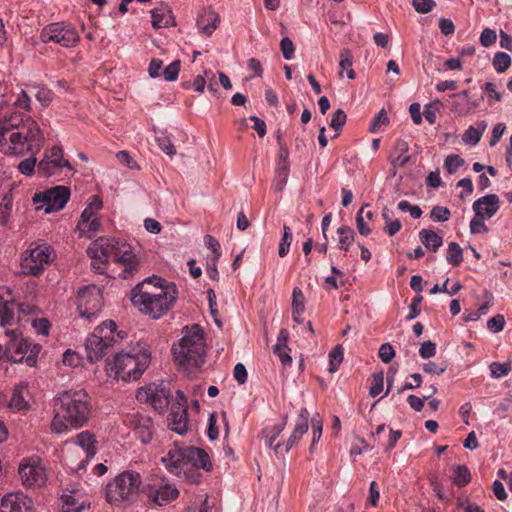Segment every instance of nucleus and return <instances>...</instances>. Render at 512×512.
I'll return each mask as SVG.
<instances>
[{
  "label": "nucleus",
  "mask_w": 512,
  "mask_h": 512,
  "mask_svg": "<svg viewBox=\"0 0 512 512\" xmlns=\"http://www.w3.org/2000/svg\"><path fill=\"white\" fill-rule=\"evenodd\" d=\"M44 135L38 123L20 111L6 113L0 118V150L9 156H24L40 151ZM34 155L22 160L18 170L25 176H32L37 167Z\"/></svg>",
  "instance_id": "1"
},
{
  "label": "nucleus",
  "mask_w": 512,
  "mask_h": 512,
  "mask_svg": "<svg viewBox=\"0 0 512 512\" xmlns=\"http://www.w3.org/2000/svg\"><path fill=\"white\" fill-rule=\"evenodd\" d=\"M132 304L151 319H159L166 314L178 298L174 283L160 277H147L131 290Z\"/></svg>",
  "instance_id": "2"
},
{
  "label": "nucleus",
  "mask_w": 512,
  "mask_h": 512,
  "mask_svg": "<svg viewBox=\"0 0 512 512\" xmlns=\"http://www.w3.org/2000/svg\"><path fill=\"white\" fill-rule=\"evenodd\" d=\"M91 408L90 397L85 390L59 392L53 399L51 431L63 434L82 428L89 421Z\"/></svg>",
  "instance_id": "3"
},
{
  "label": "nucleus",
  "mask_w": 512,
  "mask_h": 512,
  "mask_svg": "<svg viewBox=\"0 0 512 512\" xmlns=\"http://www.w3.org/2000/svg\"><path fill=\"white\" fill-rule=\"evenodd\" d=\"M87 253L92 259V269L99 274L105 272V265L109 261L121 263L127 272L135 271L138 266L131 245L115 238L100 237L90 244Z\"/></svg>",
  "instance_id": "4"
},
{
  "label": "nucleus",
  "mask_w": 512,
  "mask_h": 512,
  "mask_svg": "<svg viewBox=\"0 0 512 512\" xmlns=\"http://www.w3.org/2000/svg\"><path fill=\"white\" fill-rule=\"evenodd\" d=\"M175 361L189 373L199 369L204 363L205 341L202 328L198 324L182 329V338L172 348Z\"/></svg>",
  "instance_id": "5"
},
{
  "label": "nucleus",
  "mask_w": 512,
  "mask_h": 512,
  "mask_svg": "<svg viewBox=\"0 0 512 512\" xmlns=\"http://www.w3.org/2000/svg\"><path fill=\"white\" fill-rule=\"evenodd\" d=\"M151 361L150 354L143 348H134L129 352H120L106 363V372L109 377L131 381L138 379L148 368Z\"/></svg>",
  "instance_id": "6"
},
{
  "label": "nucleus",
  "mask_w": 512,
  "mask_h": 512,
  "mask_svg": "<svg viewBox=\"0 0 512 512\" xmlns=\"http://www.w3.org/2000/svg\"><path fill=\"white\" fill-rule=\"evenodd\" d=\"M116 330L115 322L105 321L86 338L85 351L89 362L102 360L108 351L118 343L120 334Z\"/></svg>",
  "instance_id": "7"
},
{
  "label": "nucleus",
  "mask_w": 512,
  "mask_h": 512,
  "mask_svg": "<svg viewBox=\"0 0 512 512\" xmlns=\"http://www.w3.org/2000/svg\"><path fill=\"white\" fill-rule=\"evenodd\" d=\"M142 485L141 475L133 470H126L117 475L106 486V500L109 503L133 500Z\"/></svg>",
  "instance_id": "8"
},
{
  "label": "nucleus",
  "mask_w": 512,
  "mask_h": 512,
  "mask_svg": "<svg viewBox=\"0 0 512 512\" xmlns=\"http://www.w3.org/2000/svg\"><path fill=\"white\" fill-rule=\"evenodd\" d=\"M55 253L46 243H32L22 255L21 270L25 275L38 276L54 260Z\"/></svg>",
  "instance_id": "9"
},
{
  "label": "nucleus",
  "mask_w": 512,
  "mask_h": 512,
  "mask_svg": "<svg viewBox=\"0 0 512 512\" xmlns=\"http://www.w3.org/2000/svg\"><path fill=\"white\" fill-rule=\"evenodd\" d=\"M40 39L43 43L53 42L62 47L71 48L79 43L80 35L71 23L56 22L42 29Z\"/></svg>",
  "instance_id": "10"
},
{
  "label": "nucleus",
  "mask_w": 512,
  "mask_h": 512,
  "mask_svg": "<svg viewBox=\"0 0 512 512\" xmlns=\"http://www.w3.org/2000/svg\"><path fill=\"white\" fill-rule=\"evenodd\" d=\"M5 333L9 338L6 343V357L15 363L25 361L30 366L34 365L35 356L39 353L41 347L36 344L30 348L31 345L28 340L14 331L7 330Z\"/></svg>",
  "instance_id": "11"
},
{
  "label": "nucleus",
  "mask_w": 512,
  "mask_h": 512,
  "mask_svg": "<svg viewBox=\"0 0 512 512\" xmlns=\"http://www.w3.org/2000/svg\"><path fill=\"white\" fill-rule=\"evenodd\" d=\"M70 188L67 186H55L46 191L35 193L32 201L36 210H44L46 214L63 209L70 199Z\"/></svg>",
  "instance_id": "12"
},
{
  "label": "nucleus",
  "mask_w": 512,
  "mask_h": 512,
  "mask_svg": "<svg viewBox=\"0 0 512 512\" xmlns=\"http://www.w3.org/2000/svg\"><path fill=\"white\" fill-rule=\"evenodd\" d=\"M103 297L96 285H89L79 289L77 309L82 318L89 321L96 318L101 312Z\"/></svg>",
  "instance_id": "13"
},
{
  "label": "nucleus",
  "mask_w": 512,
  "mask_h": 512,
  "mask_svg": "<svg viewBox=\"0 0 512 512\" xmlns=\"http://www.w3.org/2000/svg\"><path fill=\"white\" fill-rule=\"evenodd\" d=\"M103 203L99 196L93 195L80 216L77 224V230L80 237L92 238L95 233L101 230V222L98 218V212L102 209Z\"/></svg>",
  "instance_id": "14"
},
{
  "label": "nucleus",
  "mask_w": 512,
  "mask_h": 512,
  "mask_svg": "<svg viewBox=\"0 0 512 512\" xmlns=\"http://www.w3.org/2000/svg\"><path fill=\"white\" fill-rule=\"evenodd\" d=\"M63 168H67L70 171L73 170L70 162L64 158L62 147L53 146L45 151L43 158L39 161L37 173L41 177H50L57 174Z\"/></svg>",
  "instance_id": "15"
},
{
  "label": "nucleus",
  "mask_w": 512,
  "mask_h": 512,
  "mask_svg": "<svg viewBox=\"0 0 512 512\" xmlns=\"http://www.w3.org/2000/svg\"><path fill=\"white\" fill-rule=\"evenodd\" d=\"M169 391L166 385L161 383H150L137 390L136 398L141 403L151 405L155 410H162L169 404Z\"/></svg>",
  "instance_id": "16"
},
{
  "label": "nucleus",
  "mask_w": 512,
  "mask_h": 512,
  "mask_svg": "<svg viewBox=\"0 0 512 512\" xmlns=\"http://www.w3.org/2000/svg\"><path fill=\"white\" fill-rule=\"evenodd\" d=\"M22 484L27 488L40 487L45 484L47 476L44 465L39 458H30L19 466Z\"/></svg>",
  "instance_id": "17"
},
{
  "label": "nucleus",
  "mask_w": 512,
  "mask_h": 512,
  "mask_svg": "<svg viewBox=\"0 0 512 512\" xmlns=\"http://www.w3.org/2000/svg\"><path fill=\"white\" fill-rule=\"evenodd\" d=\"M161 461L171 474L176 476H187L185 447L175 445L164 457H162Z\"/></svg>",
  "instance_id": "18"
},
{
  "label": "nucleus",
  "mask_w": 512,
  "mask_h": 512,
  "mask_svg": "<svg viewBox=\"0 0 512 512\" xmlns=\"http://www.w3.org/2000/svg\"><path fill=\"white\" fill-rule=\"evenodd\" d=\"M33 501L21 492L7 493L3 496L0 512H32Z\"/></svg>",
  "instance_id": "19"
},
{
  "label": "nucleus",
  "mask_w": 512,
  "mask_h": 512,
  "mask_svg": "<svg viewBox=\"0 0 512 512\" xmlns=\"http://www.w3.org/2000/svg\"><path fill=\"white\" fill-rule=\"evenodd\" d=\"M185 461L187 474L191 471L192 468H202L206 471H209L212 468L208 454L201 448L186 446Z\"/></svg>",
  "instance_id": "20"
},
{
  "label": "nucleus",
  "mask_w": 512,
  "mask_h": 512,
  "mask_svg": "<svg viewBox=\"0 0 512 512\" xmlns=\"http://www.w3.org/2000/svg\"><path fill=\"white\" fill-rule=\"evenodd\" d=\"M309 411L307 408L303 407L300 409L295 427L287 439L285 443V447H283V455L288 453V451L302 438V436L307 433L309 425Z\"/></svg>",
  "instance_id": "21"
},
{
  "label": "nucleus",
  "mask_w": 512,
  "mask_h": 512,
  "mask_svg": "<svg viewBox=\"0 0 512 512\" xmlns=\"http://www.w3.org/2000/svg\"><path fill=\"white\" fill-rule=\"evenodd\" d=\"M500 208V199L496 194H487L480 197L473 203V210L476 215L485 219L492 218Z\"/></svg>",
  "instance_id": "22"
},
{
  "label": "nucleus",
  "mask_w": 512,
  "mask_h": 512,
  "mask_svg": "<svg viewBox=\"0 0 512 512\" xmlns=\"http://www.w3.org/2000/svg\"><path fill=\"white\" fill-rule=\"evenodd\" d=\"M75 443L85 453L86 459L79 463L78 469H85V464L90 461L96 454L97 441L95 436L89 431H83L76 435Z\"/></svg>",
  "instance_id": "23"
},
{
  "label": "nucleus",
  "mask_w": 512,
  "mask_h": 512,
  "mask_svg": "<svg viewBox=\"0 0 512 512\" xmlns=\"http://www.w3.org/2000/svg\"><path fill=\"white\" fill-rule=\"evenodd\" d=\"M152 26L154 29L168 28L175 26V20L170 7L161 3L151 10Z\"/></svg>",
  "instance_id": "24"
},
{
  "label": "nucleus",
  "mask_w": 512,
  "mask_h": 512,
  "mask_svg": "<svg viewBox=\"0 0 512 512\" xmlns=\"http://www.w3.org/2000/svg\"><path fill=\"white\" fill-rule=\"evenodd\" d=\"M220 23V17L215 11L205 8L197 18V27L202 34L209 37L217 29Z\"/></svg>",
  "instance_id": "25"
},
{
  "label": "nucleus",
  "mask_w": 512,
  "mask_h": 512,
  "mask_svg": "<svg viewBox=\"0 0 512 512\" xmlns=\"http://www.w3.org/2000/svg\"><path fill=\"white\" fill-rule=\"evenodd\" d=\"M288 416L286 415L281 423L275 424L271 427H267L262 430V435L265 437V443L268 447L273 449L276 455H283V444L277 443L274 445V441L282 433L286 426Z\"/></svg>",
  "instance_id": "26"
},
{
  "label": "nucleus",
  "mask_w": 512,
  "mask_h": 512,
  "mask_svg": "<svg viewBox=\"0 0 512 512\" xmlns=\"http://www.w3.org/2000/svg\"><path fill=\"white\" fill-rule=\"evenodd\" d=\"M289 333L286 329H281L277 336L276 344L273 347V352L278 356L283 366H290L292 358L290 356V348L287 345Z\"/></svg>",
  "instance_id": "27"
},
{
  "label": "nucleus",
  "mask_w": 512,
  "mask_h": 512,
  "mask_svg": "<svg viewBox=\"0 0 512 512\" xmlns=\"http://www.w3.org/2000/svg\"><path fill=\"white\" fill-rule=\"evenodd\" d=\"M15 303L11 293L5 289L4 294L0 293V325L5 327L14 319Z\"/></svg>",
  "instance_id": "28"
},
{
  "label": "nucleus",
  "mask_w": 512,
  "mask_h": 512,
  "mask_svg": "<svg viewBox=\"0 0 512 512\" xmlns=\"http://www.w3.org/2000/svg\"><path fill=\"white\" fill-rule=\"evenodd\" d=\"M169 427L179 435H183L188 430V413L186 408L178 407L173 410L169 417Z\"/></svg>",
  "instance_id": "29"
},
{
  "label": "nucleus",
  "mask_w": 512,
  "mask_h": 512,
  "mask_svg": "<svg viewBox=\"0 0 512 512\" xmlns=\"http://www.w3.org/2000/svg\"><path fill=\"white\" fill-rule=\"evenodd\" d=\"M89 504L76 492L64 494L61 497L62 512H82Z\"/></svg>",
  "instance_id": "30"
},
{
  "label": "nucleus",
  "mask_w": 512,
  "mask_h": 512,
  "mask_svg": "<svg viewBox=\"0 0 512 512\" xmlns=\"http://www.w3.org/2000/svg\"><path fill=\"white\" fill-rule=\"evenodd\" d=\"M451 111L456 113L457 115H463L470 112L475 106V103H472L468 96V91L463 90L461 93L454 94L453 100L450 101Z\"/></svg>",
  "instance_id": "31"
},
{
  "label": "nucleus",
  "mask_w": 512,
  "mask_h": 512,
  "mask_svg": "<svg viewBox=\"0 0 512 512\" xmlns=\"http://www.w3.org/2000/svg\"><path fill=\"white\" fill-rule=\"evenodd\" d=\"M178 490L172 485H164L150 493V499L158 505H166L178 497Z\"/></svg>",
  "instance_id": "32"
},
{
  "label": "nucleus",
  "mask_w": 512,
  "mask_h": 512,
  "mask_svg": "<svg viewBox=\"0 0 512 512\" xmlns=\"http://www.w3.org/2000/svg\"><path fill=\"white\" fill-rule=\"evenodd\" d=\"M28 394L27 386L25 384H20L16 386L8 403V407L14 411L25 410L29 407V404L26 400L25 395Z\"/></svg>",
  "instance_id": "33"
},
{
  "label": "nucleus",
  "mask_w": 512,
  "mask_h": 512,
  "mask_svg": "<svg viewBox=\"0 0 512 512\" xmlns=\"http://www.w3.org/2000/svg\"><path fill=\"white\" fill-rule=\"evenodd\" d=\"M154 423L149 417H140L138 424L135 428L138 439L143 443L147 444L152 440L154 433Z\"/></svg>",
  "instance_id": "34"
},
{
  "label": "nucleus",
  "mask_w": 512,
  "mask_h": 512,
  "mask_svg": "<svg viewBox=\"0 0 512 512\" xmlns=\"http://www.w3.org/2000/svg\"><path fill=\"white\" fill-rule=\"evenodd\" d=\"M409 150V145L404 140H398L396 142L395 151L391 156V164L394 167H403L405 166L409 160L410 156L407 154Z\"/></svg>",
  "instance_id": "35"
},
{
  "label": "nucleus",
  "mask_w": 512,
  "mask_h": 512,
  "mask_svg": "<svg viewBox=\"0 0 512 512\" xmlns=\"http://www.w3.org/2000/svg\"><path fill=\"white\" fill-rule=\"evenodd\" d=\"M419 239L427 249L433 252H435L443 243L442 237L429 229H422L419 232Z\"/></svg>",
  "instance_id": "36"
},
{
  "label": "nucleus",
  "mask_w": 512,
  "mask_h": 512,
  "mask_svg": "<svg viewBox=\"0 0 512 512\" xmlns=\"http://www.w3.org/2000/svg\"><path fill=\"white\" fill-rule=\"evenodd\" d=\"M486 127L487 124L484 121H479L474 126H470L462 136L463 142L471 145L477 144Z\"/></svg>",
  "instance_id": "37"
},
{
  "label": "nucleus",
  "mask_w": 512,
  "mask_h": 512,
  "mask_svg": "<svg viewBox=\"0 0 512 512\" xmlns=\"http://www.w3.org/2000/svg\"><path fill=\"white\" fill-rule=\"evenodd\" d=\"M353 64V56L351 52L348 49H343L340 52V60H339V66H340V72L339 76L342 77L343 72L346 71L347 77L349 79L355 78V72L352 68Z\"/></svg>",
  "instance_id": "38"
},
{
  "label": "nucleus",
  "mask_w": 512,
  "mask_h": 512,
  "mask_svg": "<svg viewBox=\"0 0 512 512\" xmlns=\"http://www.w3.org/2000/svg\"><path fill=\"white\" fill-rule=\"evenodd\" d=\"M338 247L340 250H348L354 241V231L347 225H342L337 229Z\"/></svg>",
  "instance_id": "39"
},
{
  "label": "nucleus",
  "mask_w": 512,
  "mask_h": 512,
  "mask_svg": "<svg viewBox=\"0 0 512 512\" xmlns=\"http://www.w3.org/2000/svg\"><path fill=\"white\" fill-rule=\"evenodd\" d=\"M158 147L168 156H173L176 154V149L172 143L171 138L167 135L165 131H160L157 133L155 138Z\"/></svg>",
  "instance_id": "40"
},
{
  "label": "nucleus",
  "mask_w": 512,
  "mask_h": 512,
  "mask_svg": "<svg viewBox=\"0 0 512 512\" xmlns=\"http://www.w3.org/2000/svg\"><path fill=\"white\" fill-rule=\"evenodd\" d=\"M344 349L341 345L335 346L329 353V368L330 373H335L343 361Z\"/></svg>",
  "instance_id": "41"
},
{
  "label": "nucleus",
  "mask_w": 512,
  "mask_h": 512,
  "mask_svg": "<svg viewBox=\"0 0 512 512\" xmlns=\"http://www.w3.org/2000/svg\"><path fill=\"white\" fill-rule=\"evenodd\" d=\"M293 240V234L287 225L283 226V235L280 240L279 246H278V255L280 257H285L290 250V246Z\"/></svg>",
  "instance_id": "42"
},
{
  "label": "nucleus",
  "mask_w": 512,
  "mask_h": 512,
  "mask_svg": "<svg viewBox=\"0 0 512 512\" xmlns=\"http://www.w3.org/2000/svg\"><path fill=\"white\" fill-rule=\"evenodd\" d=\"M471 480L470 470L465 465L455 467L453 471V482L459 486L467 485Z\"/></svg>",
  "instance_id": "43"
},
{
  "label": "nucleus",
  "mask_w": 512,
  "mask_h": 512,
  "mask_svg": "<svg viewBox=\"0 0 512 512\" xmlns=\"http://www.w3.org/2000/svg\"><path fill=\"white\" fill-rule=\"evenodd\" d=\"M391 211L388 207H384L382 210V217L385 221V231L390 235H395L401 229V222L398 219H391Z\"/></svg>",
  "instance_id": "44"
},
{
  "label": "nucleus",
  "mask_w": 512,
  "mask_h": 512,
  "mask_svg": "<svg viewBox=\"0 0 512 512\" xmlns=\"http://www.w3.org/2000/svg\"><path fill=\"white\" fill-rule=\"evenodd\" d=\"M443 103L439 100H434L425 105L423 115L425 119L430 123L434 124L437 119V113L443 108Z\"/></svg>",
  "instance_id": "45"
},
{
  "label": "nucleus",
  "mask_w": 512,
  "mask_h": 512,
  "mask_svg": "<svg viewBox=\"0 0 512 512\" xmlns=\"http://www.w3.org/2000/svg\"><path fill=\"white\" fill-rule=\"evenodd\" d=\"M384 386V372L382 370L375 372L371 377V385L369 388V395L371 397L378 396L383 391Z\"/></svg>",
  "instance_id": "46"
},
{
  "label": "nucleus",
  "mask_w": 512,
  "mask_h": 512,
  "mask_svg": "<svg viewBox=\"0 0 512 512\" xmlns=\"http://www.w3.org/2000/svg\"><path fill=\"white\" fill-rule=\"evenodd\" d=\"M31 87H33L37 90L35 93V98L37 99V101L43 107L49 106L53 100L54 93L47 87L38 86V85H31Z\"/></svg>",
  "instance_id": "47"
},
{
  "label": "nucleus",
  "mask_w": 512,
  "mask_h": 512,
  "mask_svg": "<svg viewBox=\"0 0 512 512\" xmlns=\"http://www.w3.org/2000/svg\"><path fill=\"white\" fill-rule=\"evenodd\" d=\"M511 61L507 53L497 52L493 58V66L498 73H503L510 67Z\"/></svg>",
  "instance_id": "48"
},
{
  "label": "nucleus",
  "mask_w": 512,
  "mask_h": 512,
  "mask_svg": "<svg viewBox=\"0 0 512 512\" xmlns=\"http://www.w3.org/2000/svg\"><path fill=\"white\" fill-rule=\"evenodd\" d=\"M13 201L8 195H5L0 202V224L6 226L12 211Z\"/></svg>",
  "instance_id": "49"
},
{
  "label": "nucleus",
  "mask_w": 512,
  "mask_h": 512,
  "mask_svg": "<svg viewBox=\"0 0 512 512\" xmlns=\"http://www.w3.org/2000/svg\"><path fill=\"white\" fill-rule=\"evenodd\" d=\"M276 175L279 182V190H282L288 180L289 162L278 160L276 165Z\"/></svg>",
  "instance_id": "50"
},
{
  "label": "nucleus",
  "mask_w": 512,
  "mask_h": 512,
  "mask_svg": "<svg viewBox=\"0 0 512 512\" xmlns=\"http://www.w3.org/2000/svg\"><path fill=\"white\" fill-rule=\"evenodd\" d=\"M31 104V97L26 91L21 90L13 102V108L29 112L31 110Z\"/></svg>",
  "instance_id": "51"
},
{
  "label": "nucleus",
  "mask_w": 512,
  "mask_h": 512,
  "mask_svg": "<svg viewBox=\"0 0 512 512\" xmlns=\"http://www.w3.org/2000/svg\"><path fill=\"white\" fill-rule=\"evenodd\" d=\"M181 68L180 60H174L166 68L163 69L162 76L168 82H173L178 78Z\"/></svg>",
  "instance_id": "52"
},
{
  "label": "nucleus",
  "mask_w": 512,
  "mask_h": 512,
  "mask_svg": "<svg viewBox=\"0 0 512 512\" xmlns=\"http://www.w3.org/2000/svg\"><path fill=\"white\" fill-rule=\"evenodd\" d=\"M292 310H296V312L305 311V297L298 287H295L292 292Z\"/></svg>",
  "instance_id": "53"
},
{
  "label": "nucleus",
  "mask_w": 512,
  "mask_h": 512,
  "mask_svg": "<svg viewBox=\"0 0 512 512\" xmlns=\"http://www.w3.org/2000/svg\"><path fill=\"white\" fill-rule=\"evenodd\" d=\"M31 325L37 334L47 336L50 330V322L46 318H34Z\"/></svg>",
  "instance_id": "54"
},
{
  "label": "nucleus",
  "mask_w": 512,
  "mask_h": 512,
  "mask_svg": "<svg viewBox=\"0 0 512 512\" xmlns=\"http://www.w3.org/2000/svg\"><path fill=\"white\" fill-rule=\"evenodd\" d=\"M491 371V376L493 378H501L509 374L511 368L509 364L506 363H500V362H493L489 366Z\"/></svg>",
  "instance_id": "55"
},
{
  "label": "nucleus",
  "mask_w": 512,
  "mask_h": 512,
  "mask_svg": "<svg viewBox=\"0 0 512 512\" xmlns=\"http://www.w3.org/2000/svg\"><path fill=\"white\" fill-rule=\"evenodd\" d=\"M369 206L368 203L364 204L360 210L357 212V215H356V226H357V230L358 232L363 235V236H368L370 233H371V229L369 228V226L365 223L364 221V217H363V212H364V209L365 207Z\"/></svg>",
  "instance_id": "56"
},
{
  "label": "nucleus",
  "mask_w": 512,
  "mask_h": 512,
  "mask_svg": "<svg viewBox=\"0 0 512 512\" xmlns=\"http://www.w3.org/2000/svg\"><path fill=\"white\" fill-rule=\"evenodd\" d=\"M389 122L387 114L384 109H381L373 118L370 124V132L375 133L379 130L382 125H386Z\"/></svg>",
  "instance_id": "57"
},
{
  "label": "nucleus",
  "mask_w": 512,
  "mask_h": 512,
  "mask_svg": "<svg viewBox=\"0 0 512 512\" xmlns=\"http://www.w3.org/2000/svg\"><path fill=\"white\" fill-rule=\"evenodd\" d=\"M378 355L382 362L388 364L395 357V350L390 343H384L380 346Z\"/></svg>",
  "instance_id": "58"
},
{
  "label": "nucleus",
  "mask_w": 512,
  "mask_h": 512,
  "mask_svg": "<svg viewBox=\"0 0 512 512\" xmlns=\"http://www.w3.org/2000/svg\"><path fill=\"white\" fill-rule=\"evenodd\" d=\"M485 220V218L475 214L470 222L471 232L475 234L487 233L488 227L485 224Z\"/></svg>",
  "instance_id": "59"
},
{
  "label": "nucleus",
  "mask_w": 512,
  "mask_h": 512,
  "mask_svg": "<svg viewBox=\"0 0 512 512\" xmlns=\"http://www.w3.org/2000/svg\"><path fill=\"white\" fill-rule=\"evenodd\" d=\"M346 113L342 109H337L331 118L330 127L335 130H340L346 123Z\"/></svg>",
  "instance_id": "60"
},
{
  "label": "nucleus",
  "mask_w": 512,
  "mask_h": 512,
  "mask_svg": "<svg viewBox=\"0 0 512 512\" xmlns=\"http://www.w3.org/2000/svg\"><path fill=\"white\" fill-rule=\"evenodd\" d=\"M398 209L403 212H409L414 219L420 218L422 210L417 205H411L408 201L403 200L398 203Z\"/></svg>",
  "instance_id": "61"
},
{
  "label": "nucleus",
  "mask_w": 512,
  "mask_h": 512,
  "mask_svg": "<svg viewBox=\"0 0 512 512\" xmlns=\"http://www.w3.org/2000/svg\"><path fill=\"white\" fill-rule=\"evenodd\" d=\"M422 299H423V297L420 294H418L417 296H415L412 299V302L409 305V313L406 316L407 321H411L419 316V314L421 312L420 304L422 302Z\"/></svg>",
  "instance_id": "62"
},
{
  "label": "nucleus",
  "mask_w": 512,
  "mask_h": 512,
  "mask_svg": "<svg viewBox=\"0 0 512 512\" xmlns=\"http://www.w3.org/2000/svg\"><path fill=\"white\" fill-rule=\"evenodd\" d=\"M436 354V344L430 340L423 342L419 348V355L423 359L431 358Z\"/></svg>",
  "instance_id": "63"
},
{
  "label": "nucleus",
  "mask_w": 512,
  "mask_h": 512,
  "mask_svg": "<svg viewBox=\"0 0 512 512\" xmlns=\"http://www.w3.org/2000/svg\"><path fill=\"white\" fill-rule=\"evenodd\" d=\"M497 40L496 32L490 28H485L480 36V43L484 47H490Z\"/></svg>",
  "instance_id": "64"
}]
</instances>
